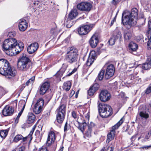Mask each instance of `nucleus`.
<instances>
[{"mask_svg": "<svg viewBox=\"0 0 151 151\" xmlns=\"http://www.w3.org/2000/svg\"><path fill=\"white\" fill-rule=\"evenodd\" d=\"M24 47V45L22 42L12 38L6 39L2 45L3 50L7 55L11 56L18 54L23 49Z\"/></svg>", "mask_w": 151, "mask_h": 151, "instance_id": "f257e3e1", "label": "nucleus"}, {"mask_svg": "<svg viewBox=\"0 0 151 151\" xmlns=\"http://www.w3.org/2000/svg\"><path fill=\"white\" fill-rule=\"evenodd\" d=\"M138 18V10L133 8L131 12L127 10L123 12L122 15V23L127 29H129L136 24Z\"/></svg>", "mask_w": 151, "mask_h": 151, "instance_id": "f03ea898", "label": "nucleus"}, {"mask_svg": "<svg viewBox=\"0 0 151 151\" xmlns=\"http://www.w3.org/2000/svg\"><path fill=\"white\" fill-rule=\"evenodd\" d=\"M16 73V70L11 67L6 60L0 59V74L5 76L7 78H10L14 77Z\"/></svg>", "mask_w": 151, "mask_h": 151, "instance_id": "7ed1b4c3", "label": "nucleus"}, {"mask_svg": "<svg viewBox=\"0 0 151 151\" xmlns=\"http://www.w3.org/2000/svg\"><path fill=\"white\" fill-rule=\"evenodd\" d=\"M32 62L25 53H22L18 59L17 63L18 69L23 71H27L32 67Z\"/></svg>", "mask_w": 151, "mask_h": 151, "instance_id": "20e7f679", "label": "nucleus"}, {"mask_svg": "<svg viewBox=\"0 0 151 151\" xmlns=\"http://www.w3.org/2000/svg\"><path fill=\"white\" fill-rule=\"evenodd\" d=\"M98 109L100 116L102 118H107L113 113L112 109L109 105L99 103Z\"/></svg>", "mask_w": 151, "mask_h": 151, "instance_id": "39448f33", "label": "nucleus"}, {"mask_svg": "<svg viewBox=\"0 0 151 151\" xmlns=\"http://www.w3.org/2000/svg\"><path fill=\"white\" fill-rule=\"evenodd\" d=\"M78 55V50L74 47H72L66 54L65 59L68 63L72 64L77 61Z\"/></svg>", "mask_w": 151, "mask_h": 151, "instance_id": "423d86ee", "label": "nucleus"}, {"mask_svg": "<svg viewBox=\"0 0 151 151\" xmlns=\"http://www.w3.org/2000/svg\"><path fill=\"white\" fill-rule=\"evenodd\" d=\"M66 110V106L64 104L60 106L59 109H57L56 120L59 123L61 124L65 118Z\"/></svg>", "mask_w": 151, "mask_h": 151, "instance_id": "0eeeda50", "label": "nucleus"}, {"mask_svg": "<svg viewBox=\"0 0 151 151\" xmlns=\"http://www.w3.org/2000/svg\"><path fill=\"white\" fill-rule=\"evenodd\" d=\"M123 122L122 119H121L118 123L111 127V130L107 135V142L108 141V142H109L110 141L114 139L115 135V130L119 128Z\"/></svg>", "mask_w": 151, "mask_h": 151, "instance_id": "6e6552de", "label": "nucleus"}, {"mask_svg": "<svg viewBox=\"0 0 151 151\" xmlns=\"http://www.w3.org/2000/svg\"><path fill=\"white\" fill-rule=\"evenodd\" d=\"M35 128H33L31 130L29 134L25 137H24L21 134H17L14 138L13 141L17 142L21 140H22L23 142L26 141L27 140L31 141L32 139V135L35 130Z\"/></svg>", "mask_w": 151, "mask_h": 151, "instance_id": "1a4fd4ad", "label": "nucleus"}, {"mask_svg": "<svg viewBox=\"0 0 151 151\" xmlns=\"http://www.w3.org/2000/svg\"><path fill=\"white\" fill-rule=\"evenodd\" d=\"M94 24L86 25L80 27L78 29L80 35H85L88 33L93 28Z\"/></svg>", "mask_w": 151, "mask_h": 151, "instance_id": "9d476101", "label": "nucleus"}, {"mask_svg": "<svg viewBox=\"0 0 151 151\" xmlns=\"http://www.w3.org/2000/svg\"><path fill=\"white\" fill-rule=\"evenodd\" d=\"M77 7L80 11L89 12L92 7V5L89 2H83L78 4Z\"/></svg>", "mask_w": 151, "mask_h": 151, "instance_id": "9b49d317", "label": "nucleus"}, {"mask_svg": "<svg viewBox=\"0 0 151 151\" xmlns=\"http://www.w3.org/2000/svg\"><path fill=\"white\" fill-rule=\"evenodd\" d=\"M99 98L101 101L105 102L110 99V94L107 90H102L99 94Z\"/></svg>", "mask_w": 151, "mask_h": 151, "instance_id": "f8f14e48", "label": "nucleus"}, {"mask_svg": "<svg viewBox=\"0 0 151 151\" xmlns=\"http://www.w3.org/2000/svg\"><path fill=\"white\" fill-rule=\"evenodd\" d=\"M114 67L113 65L111 64L107 68L105 77L106 79H108L112 77L114 73Z\"/></svg>", "mask_w": 151, "mask_h": 151, "instance_id": "ddd939ff", "label": "nucleus"}, {"mask_svg": "<svg viewBox=\"0 0 151 151\" xmlns=\"http://www.w3.org/2000/svg\"><path fill=\"white\" fill-rule=\"evenodd\" d=\"M99 42V39L97 34H94L91 37L89 40V43L91 47L95 48Z\"/></svg>", "mask_w": 151, "mask_h": 151, "instance_id": "4468645a", "label": "nucleus"}, {"mask_svg": "<svg viewBox=\"0 0 151 151\" xmlns=\"http://www.w3.org/2000/svg\"><path fill=\"white\" fill-rule=\"evenodd\" d=\"M14 112L13 106H6L2 111V114L4 116H10Z\"/></svg>", "mask_w": 151, "mask_h": 151, "instance_id": "2eb2a0df", "label": "nucleus"}, {"mask_svg": "<svg viewBox=\"0 0 151 151\" xmlns=\"http://www.w3.org/2000/svg\"><path fill=\"white\" fill-rule=\"evenodd\" d=\"M56 138L55 133L53 131H50L49 133L47 141V145L48 146L51 145L54 143Z\"/></svg>", "mask_w": 151, "mask_h": 151, "instance_id": "dca6fc26", "label": "nucleus"}, {"mask_svg": "<svg viewBox=\"0 0 151 151\" xmlns=\"http://www.w3.org/2000/svg\"><path fill=\"white\" fill-rule=\"evenodd\" d=\"M50 86V83L47 82H46L43 83L41 86L40 90V94L41 95H43L49 89Z\"/></svg>", "mask_w": 151, "mask_h": 151, "instance_id": "f3484780", "label": "nucleus"}, {"mask_svg": "<svg viewBox=\"0 0 151 151\" xmlns=\"http://www.w3.org/2000/svg\"><path fill=\"white\" fill-rule=\"evenodd\" d=\"M96 56L95 51H92L89 54V57L86 62L87 66H90L96 60Z\"/></svg>", "mask_w": 151, "mask_h": 151, "instance_id": "a211bd4d", "label": "nucleus"}, {"mask_svg": "<svg viewBox=\"0 0 151 151\" xmlns=\"http://www.w3.org/2000/svg\"><path fill=\"white\" fill-rule=\"evenodd\" d=\"M39 47V45L37 42L31 44L27 48V51L28 53L32 54L35 52Z\"/></svg>", "mask_w": 151, "mask_h": 151, "instance_id": "6ab92c4d", "label": "nucleus"}, {"mask_svg": "<svg viewBox=\"0 0 151 151\" xmlns=\"http://www.w3.org/2000/svg\"><path fill=\"white\" fill-rule=\"evenodd\" d=\"M95 126L94 124L91 122L90 124H89L88 125V129L86 131L85 134V136L87 138H89L91 136V134L93 128Z\"/></svg>", "mask_w": 151, "mask_h": 151, "instance_id": "aec40b11", "label": "nucleus"}, {"mask_svg": "<svg viewBox=\"0 0 151 151\" xmlns=\"http://www.w3.org/2000/svg\"><path fill=\"white\" fill-rule=\"evenodd\" d=\"M28 24L25 20H23L20 21L19 24V28L20 30L24 31L27 29Z\"/></svg>", "mask_w": 151, "mask_h": 151, "instance_id": "412c9836", "label": "nucleus"}, {"mask_svg": "<svg viewBox=\"0 0 151 151\" xmlns=\"http://www.w3.org/2000/svg\"><path fill=\"white\" fill-rule=\"evenodd\" d=\"M140 66L142 67L143 69L145 70L149 69L151 67V57L148 58L147 62L142 64Z\"/></svg>", "mask_w": 151, "mask_h": 151, "instance_id": "4be33fe9", "label": "nucleus"}, {"mask_svg": "<svg viewBox=\"0 0 151 151\" xmlns=\"http://www.w3.org/2000/svg\"><path fill=\"white\" fill-rule=\"evenodd\" d=\"M78 15V13L77 10L76 8L73 9L71 10L69 15L68 19H73L75 18Z\"/></svg>", "mask_w": 151, "mask_h": 151, "instance_id": "5701e85b", "label": "nucleus"}, {"mask_svg": "<svg viewBox=\"0 0 151 151\" xmlns=\"http://www.w3.org/2000/svg\"><path fill=\"white\" fill-rule=\"evenodd\" d=\"M139 115L142 119H147L149 117L148 110L145 109L140 111L139 112Z\"/></svg>", "mask_w": 151, "mask_h": 151, "instance_id": "b1692460", "label": "nucleus"}, {"mask_svg": "<svg viewBox=\"0 0 151 151\" xmlns=\"http://www.w3.org/2000/svg\"><path fill=\"white\" fill-rule=\"evenodd\" d=\"M27 118V121L29 124L33 123L35 119V115L32 113H29Z\"/></svg>", "mask_w": 151, "mask_h": 151, "instance_id": "393cba45", "label": "nucleus"}, {"mask_svg": "<svg viewBox=\"0 0 151 151\" xmlns=\"http://www.w3.org/2000/svg\"><path fill=\"white\" fill-rule=\"evenodd\" d=\"M68 65L67 63H64L63 64L62 66L60 69V70L58 72L57 74L60 76H61L66 70L67 68L68 67Z\"/></svg>", "mask_w": 151, "mask_h": 151, "instance_id": "a878e982", "label": "nucleus"}, {"mask_svg": "<svg viewBox=\"0 0 151 151\" xmlns=\"http://www.w3.org/2000/svg\"><path fill=\"white\" fill-rule=\"evenodd\" d=\"M129 46V51L130 52L136 51L138 47L137 45L133 42H131Z\"/></svg>", "mask_w": 151, "mask_h": 151, "instance_id": "bb28decb", "label": "nucleus"}, {"mask_svg": "<svg viewBox=\"0 0 151 151\" xmlns=\"http://www.w3.org/2000/svg\"><path fill=\"white\" fill-rule=\"evenodd\" d=\"M71 84L70 81H67L64 83L63 86V89L66 91H68L70 89Z\"/></svg>", "mask_w": 151, "mask_h": 151, "instance_id": "cd10ccee", "label": "nucleus"}, {"mask_svg": "<svg viewBox=\"0 0 151 151\" xmlns=\"http://www.w3.org/2000/svg\"><path fill=\"white\" fill-rule=\"evenodd\" d=\"M44 104V101L42 98L39 99L37 100V103L35 104V106H38L40 107H43Z\"/></svg>", "mask_w": 151, "mask_h": 151, "instance_id": "c85d7f7f", "label": "nucleus"}, {"mask_svg": "<svg viewBox=\"0 0 151 151\" xmlns=\"http://www.w3.org/2000/svg\"><path fill=\"white\" fill-rule=\"evenodd\" d=\"M42 107H40L38 106H34L33 109V111L36 114H38L40 113L42 110Z\"/></svg>", "mask_w": 151, "mask_h": 151, "instance_id": "c756f323", "label": "nucleus"}, {"mask_svg": "<svg viewBox=\"0 0 151 151\" xmlns=\"http://www.w3.org/2000/svg\"><path fill=\"white\" fill-rule=\"evenodd\" d=\"M8 133L7 129L1 130L0 131V136L1 138L4 139Z\"/></svg>", "mask_w": 151, "mask_h": 151, "instance_id": "7c9ffc66", "label": "nucleus"}, {"mask_svg": "<svg viewBox=\"0 0 151 151\" xmlns=\"http://www.w3.org/2000/svg\"><path fill=\"white\" fill-rule=\"evenodd\" d=\"M8 91L5 88L0 86V99Z\"/></svg>", "mask_w": 151, "mask_h": 151, "instance_id": "2f4dec72", "label": "nucleus"}, {"mask_svg": "<svg viewBox=\"0 0 151 151\" xmlns=\"http://www.w3.org/2000/svg\"><path fill=\"white\" fill-rule=\"evenodd\" d=\"M105 73V70H101L99 73L98 78L99 81L102 80L104 77V75Z\"/></svg>", "mask_w": 151, "mask_h": 151, "instance_id": "473e14b6", "label": "nucleus"}, {"mask_svg": "<svg viewBox=\"0 0 151 151\" xmlns=\"http://www.w3.org/2000/svg\"><path fill=\"white\" fill-rule=\"evenodd\" d=\"M132 37V34L131 33L127 32L124 34V38L126 40H128Z\"/></svg>", "mask_w": 151, "mask_h": 151, "instance_id": "72a5a7b5", "label": "nucleus"}, {"mask_svg": "<svg viewBox=\"0 0 151 151\" xmlns=\"http://www.w3.org/2000/svg\"><path fill=\"white\" fill-rule=\"evenodd\" d=\"M116 40L119 39L120 40L122 39V35L120 31H118L114 35L113 37Z\"/></svg>", "mask_w": 151, "mask_h": 151, "instance_id": "f704fd0d", "label": "nucleus"}, {"mask_svg": "<svg viewBox=\"0 0 151 151\" xmlns=\"http://www.w3.org/2000/svg\"><path fill=\"white\" fill-rule=\"evenodd\" d=\"M70 19H68L67 20V24L66 27L68 28L70 27L73 24L75 23V22H74V21H72Z\"/></svg>", "mask_w": 151, "mask_h": 151, "instance_id": "c9c22d12", "label": "nucleus"}, {"mask_svg": "<svg viewBox=\"0 0 151 151\" xmlns=\"http://www.w3.org/2000/svg\"><path fill=\"white\" fill-rule=\"evenodd\" d=\"M20 102L22 103V104H23V107L21 110L18 113V114L17 115V116L20 117V116H21V114H22L24 109V108L25 106V104L26 103V102L24 100H22Z\"/></svg>", "mask_w": 151, "mask_h": 151, "instance_id": "e433bc0d", "label": "nucleus"}, {"mask_svg": "<svg viewBox=\"0 0 151 151\" xmlns=\"http://www.w3.org/2000/svg\"><path fill=\"white\" fill-rule=\"evenodd\" d=\"M35 77L33 76L31 78L29 79L26 83V85L27 86L29 84H32L35 80Z\"/></svg>", "mask_w": 151, "mask_h": 151, "instance_id": "4c0bfd02", "label": "nucleus"}, {"mask_svg": "<svg viewBox=\"0 0 151 151\" xmlns=\"http://www.w3.org/2000/svg\"><path fill=\"white\" fill-rule=\"evenodd\" d=\"M99 84L96 83L94 84L91 88L93 90L96 91L99 89Z\"/></svg>", "mask_w": 151, "mask_h": 151, "instance_id": "58836bf2", "label": "nucleus"}, {"mask_svg": "<svg viewBox=\"0 0 151 151\" xmlns=\"http://www.w3.org/2000/svg\"><path fill=\"white\" fill-rule=\"evenodd\" d=\"M148 41L147 43V47L151 49V35H148Z\"/></svg>", "mask_w": 151, "mask_h": 151, "instance_id": "ea45409f", "label": "nucleus"}, {"mask_svg": "<svg viewBox=\"0 0 151 151\" xmlns=\"http://www.w3.org/2000/svg\"><path fill=\"white\" fill-rule=\"evenodd\" d=\"M116 40L113 37L111 38L108 41L109 44L111 45H113L115 43Z\"/></svg>", "mask_w": 151, "mask_h": 151, "instance_id": "a19ab883", "label": "nucleus"}, {"mask_svg": "<svg viewBox=\"0 0 151 151\" xmlns=\"http://www.w3.org/2000/svg\"><path fill=\"white\" fill-rule=\"evenodd\" d=\"M148 27L149 29L148 35H151V19L148 21Z\"/></svg>", "mask_w": 151, "mask_h": 151, "instance_id": "79ce46f5", "label": "nucleus"}, {"mask_svg": "<svg viewBox=\"0 0 151 151\" xmlns=\"http://www.w3.org/2000/svg\"><path fill=\"white\" fill-rule=\"evenodd\" d=\"M95 92L91 88H90L88 91V93L90 96H91L93 95Z\"/></svg>", "mask_w": 151, "mask_h": 151, "instance_id": "37998d69", "label": "nucleus"}, {"mask_svg": "<svg viewBox=\"0 0 151 151\" xmlns=\"http://www.w3.org/2000/svg\"><path fill=\"white\" fill-rule=\"evenodd\" d=\"M136 75L137 74H131L129 76V78L130 79V80H133V82H131L134 83V80H135Z\"/></svg>", "mask_w": 151, "mask_h": 151, "instance_id": "c03bdc74", "label": "nucleus"}, {"mask_svg": "<svg viewBox=\"0 0 151 151\" xmlns=\"http://www.w3.org/2000/svg\"><path fill=\"white\" fill-rule=\"evenodd\" d=\"M70 125L69 124H68L67 122L65 123L64 128V131H67L68 130L70 129Z\"/></svg>", "mask_w": 151, "mask_h": 151, "instance_id": "a18cd8bd", "label": "nucleus"}, {"mask_svg": "<svg viewBox=\"0 0 151 151\" xmlns=\"http://www.w3.org/2000/svg\"><path fill=\"white\" fill-rule=\"evenodd\" d=\"M151 92V84H150L146 90L145 93L148 94Z\"/></svg>", "mask_w": 151, "mask_h": 151, "instance_id": "49530a36", "label": "nucleus"}, {"mask_svg": "<svg viewBox=\"0 0 151 151\" xmlns=\"http://www.w3.org/2000/svg\"><path fill=\"white\" fill-rule=\"evenodd\" d=\"M141 81V79L139 78L137 76V75L135 77V80H134V83H137L140 82Z\"/></svg>", "mask_w": 151, "mask_h": 151, "instance_id": "de8ad7c7", "label": "nucleus"}, {"mask_svg": "<svg viewBox=\"0 0 151 151\" xmlns=\"http://www.w3.org/2000/svg\"><path fill=\"white\" fill-rule=\"evenodd\" d=\"M121 0H112L111 3L114 5H116L121 1Z\"/></svg>", "mask_w": 151, "mask_h": 151, "instance_id": "09e8293b", "label": "nucleus"}, {"mask_svg": "<svg viewBox=\"0 0 151 151\" xmlns=\"http://www.w3.org/2000/svg\"><path fill=\"white\" fill-rule=\"evenodd\" d=\"M38 151H49L47 147H42L39 148Z\"/></svg>", "mask_w": 151, "mask_h": 151, "instance_id": "8fccbe9b", "label": "nucleus"}, {"mask_svg": "<svg viewBox=\"0 0 151 151\" xmlns=\"http://www.w3.org/2000/svg\"><path fill=\"white\" fill-rule=\"evenodd\" d=\"M76 71V68L74 69L71 72L67 74V76H70L71 75L73 74Z\"/></svg>", "mask_w": 151, "mask_h": 151, "instance_id": "3c124183", "label": "nucleus"}, {"mask_svg": "<svg viewBox=\"0 0 151 151\" xmlns=\"http://www.w3.org/2000/svg\"><path fill=\"white\" fill-rule=\"evenodd\" d=\"M25 149V147L24 146H22L19 147L17 151H24Z\"/></svg>", "mask_w": 151, "mask_h": 151, "instance_id": "603ef678", "label": "nucleus"}, {"mask_svg": "<svg viewBox=\"0 0 151 151\" xmlns=\"http://www.w3.org/2000/svg\"><path fill=\"white\" fill-rule=\"evenodd\" d=\"M72 115L74 119L77 118L76 114L75 111H73L72 113Z\"/></svg>", "mask_w": 151, "mask_h": 151, "instance_id": "864d4df0", "label": "nucleus"}, {"mask_svg": "<svg viewBox=\"0 0 151 151\" xmlns=\"http://www.w3.org/2000/svg\"><path fill=\"white\" fill-rule=\"evenodd\" d=\"M114 148L112 147H108L106 151H113Z\"/></svg>", "mask_w": 151, "mask_h": 151, "instance_id": "5fc2aeb1", "label": "nucleus"}, {"mask_svg": "<svg viewBox=\"0 0 151 151\" xmlns=\"http://www.w3.org/2000/svg\"><path fill=\"white\" fill-rule=\"evenodd\" d=\"M78 128L79 129H80V130L82 132H83V131H84V128L82 126V125L81 126H80V125L79 126V127H78Z\"/></svg>", "mask_w": 151, "mask_h": 151, "instance_id": "6e6d98bb", "label": "nucleus"}, {"mask_svg": "<svg viewBox=\"0 0 151 151\" xmlns=\"http://www.w3.org/2000/svg\"><path fill=\"white\" fill-rule=\"evenodd\" d=\"M119 95L122 98H124L125 97V93H124L122 92L120 93Z\"/></svg>", "mask_w": 151, "mask_h": 151, "instance_id": "4d7b16f0", "label": "nucleus"}, {"mask_svg": "<svg viewBox=\"0 0 151 151\" xmlns=\"http://www.w3.org/2000/svg\"><path fill=\"white\" fill-rule=\"evenodd\" d=\"M116 16L114 18V19L111 21V26H112L114 24V22L116 21Z\"/></svg>", "mask_w": 151, "mask_h": 151, "instance_id": "13d9d810", "label": "nucleus"}, {"mask_svg": "<svg viewBox=\"0 0 151 151\" xmlns=\"http://www.w3.org/2000/svg\"><path fill=\"white\" fill-rule=\"evenodd\" d=\"M13 106L15 107L16 108H17V101H15L13 102Z\"/></svg>", "mask_w": 151, "mask_h": 151, "instance_id": "bf43d9fd", "label": "nucleus"}, {"mask_svg": "<svg viewBox=\"0 0 151 151\" xmlns=\"http://www.w3.org/2000/svg\"><path fill=\"white\" fill-rule=\"evenodd\" d=\"M82 125L84 129H85L86 127V126L87 124L86 122H83V123Z\"/></svg>", "mask_w": 151, "mask_h": 151, "instance_id": "052dcab7", "label": "nucleus"}, {"mask_svg": "<svg viewBox=\"0 0 151 151\" xmlns=\"http://www.w3.org/2000/svg\"><path fill=\"white\" fill-rule=\"evenodd\" d=\"M75 92L73 90H72L70 92V96L71 97L73 96L74 95V94L75 93Z\"/></svg>", "mask_w": 151, "mask_h": 151, "instance_id": "680f3d73", "label": "nucleus"}, {"mask_svg": "<svg viewBox=\"0 0 151 151\" xmlns=\"http://www.w3.org/2000/svg\"><path fill=\"white\" fill-rule=\"evenodd\" d=\"M64 149V147L62 145L61 146L60 148V149L59 150V151H63Z\"/></svg>", "mask_w": 151, "mask_h": 151, "instance_id": "e2e57ef3", "label": "nucleus"}, {"mask_svg": "<svg viewBox=\"0 0 151 151\" xmlns=\"http://www.w3.org/2000/svg\"><path fill=\"white\" fill-rule=\"evenodd\" d=\"M144 148L145 149H149V148H151V145L149 146H146L144 147Z\"/></svg>", "mask_w": 151, "mask_h": 151, "instance_id": "0e129e2a", "label": "nucleus"}, {"mask_svg": "<svg viewBox=\"0 0 151 151\" xmlns=\"http://www.w3.org/2000/svg\"><path fill=\"white\" fill-rule=\"evenodd\" d=\"M136 135H134L132 137H131V139L132 140V141L134 140H135L136 139Z\"/></svg>", "mask_w": 151, "mask_h": 151, "instance_id": "69168bd1", "label": "nucleus"}, {"mask_svg": "<svg viewBox=\"0 0 151 151\" xmlns=\"http://www.w3.org/2000/svg\"><path fill=\"white\" fill-rule=\"evenodd\" d=\"M105 150L104 147H103L100 151H104Z\"/></svg>", "mask_w": 151, "mask_h": 151, "instance_id": "338daca9", "label": "nucleus"}, {"mask_svg": "<svg viewBox=\"0 0 151 151\" xmlns=\"http://www.w3.org/2000/svg\"><path fill=\"white\" fill-rule=\"evenodd\" d=\"M148 135L150 134V136L151 137V130L150 131V132H149L148 133Z\"/></svg>", "mask_w": 151, "mask_h": 151, "instance_id": "774afa93", "label": "nucleus"}]
</instances>
